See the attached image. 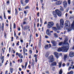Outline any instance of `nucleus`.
Returning <instances> with one entry per match:
<instances>
[{
  "mask_svg": "<svg viewBox=\"0 0 74 74\" xmlns=\"http://www.w3.org/2000/svg\"><path fill=\"white\" fill-rule=\"evenodd\" d=\"M65 44V47H62L61 48H58V52H61L63 51L64 52H66L69 48V44L67 43H66V42H64Z\"/></svg>",
  "mask_w": 74,
  "mask_h": 74,
  "instance_id": "nucleus-1",
  "label": "nucleus"
},
{
  "mask_svg": "<svg viewBox=\"0 0 74 74\" xmlns=\"http://www.w3.org/2000/svg\"><path fill=\"white\" fill-rule=\"evenodd\" d=\"M65 42L66 43H68L67 42V38L66 37L65 38V40L63 42H60L58 44L60 46L61 45H64L63 47H66V44L64 43V42Z\"/></svg>",
  "mask_w": 74,
  "mask_h": 74,
  "instance_id": "nucleus-2",
  "label": "nucleus"
},
{
  "mask_svg": "<svg viewBox=\"0 0 74 74\" xmlns=\"http://www.w3.org/2000/svg\"><path fill=\"white\" fill-rule=\"evenodd\" d=\"M54 25V23L53 22H49L48 23V24L47 25V26L48 28L50 29L51 27H52Z\"/></svg>",
  "mask_w": 74,
  "mask_h": 74,
  "instance_id": "nucleus-3",
  "label": "nucleus"
},
{
  "mask_svg": "<svg viewBox=\"0 0 74 74\" xmlns=\"http://www.w3.org/2000/svg\"><path fill=\"white\" fill-rule=\"evenodd\" d=\"M56 13L59 16H62V13L60 10L58 9H56L55 10Z\"/></svg>",
  "mask_w": 74,
  "mask_h": 74,
  "instance_id": "nucleus-4",
  "label": "nucleus"
},
{
  "mask_svg": "<svg viewBox=\"0 0 74 74\" xmlns=\"http://www.w3.org/2000/svg\"><path fill=\"white\" fill-rule=\"evenodd\" d=\"M54 61V58L53 55H51L49 57V62H52Z\"/></svg>",
  "mask_w": 74,
  "mask_h": 74,
  "instance_id": "nucleus-5",
  "label": "nucleus"
},
{
  "mask_svg": "<svg viewBox=\"0 0 74 74\" xmlns=\"http://www.w3.org/2000/svg\"><path fill=\"white\" fill-rule=\"evenodd\" d=\"M60 25L61 27H63V25H64V21L63 19H62L60 20Z\"/></svg>",
  "mask_w": 74,
  "mask_h": 74,
  "instance_id": "nucleus-6",
  "label": "nucleus"
},
{
  "mask_svg": "<svg viewBox=\"0 0 74 74\" xmlns=\"http://www.w3.org/2000/svg\"><path fill=\"white\" fill-rule=\"evenodd\" d=\"M74 56V53L73 52V51H71L69 53V56L71 57V58H72Z\"/></svg>",
  "mask_w": 74,
  "mask_h": 74,
  "instance_id": "nucleus-7",
  "label": "nucleus"
},
{
  "mask_svg": "<svg viewBox=\"0 0 74 74\" xmlns=\"http://www.w3.org/2000/svg\"><path fill=\"white\" fill-rule=\"evenodd\" d=\"M54 54L55 55V57H56V59L59 58V55H58V53L56 52H54Z\"/></svg>",
  "mask_w": 74,
  "mask_h": 74,
  "instance_id": "nucleus-8",
  "label": "nucleus"
},
{
  "mask_svg": "<svg viewBox=\"0 0 74 74\" xmlns=\"http://www.w3.org/2000/svg\"><path fill=\"white\" fill-rule=\"evenodd\" d=\"M63 5L64 7L65 8H66L67 6V3L66 1H64L63 2Z\"/></svg>",
  "mask_w": 74,
  "mask_h": 74,
  "instance_id": "nucleus-9",
  "label": "nucleus"
},
{
  "mask_svg": "<svg viewBox=\"0 0 74 74\" xmlns=\"http://www.w3.org/2000/svg\"><path fill=\"white\" fill-rule=\"evenodd\" d=\"M62 3V1H59L56 2V5H60Z\"/></svg>",
  "mask_w": 74,
  "mask_h": 74,
  "instance_id": "nucleus-10",
  "label": "nucleus"
},
{
  "mask_svg": "<svg viewBox=\"0 0 74 74\" xmlns=\"http://www.w3.org/2000/svg\"><path fill=\"white\" fill-rule=\"evenodd\" d=\"M29 29V31H30V29H29V27L28 26H25L24 27L23 29L24 30H27V29Z\"/></svg>",
  "mask_w": 74,
  "mask_h": 74,
  "instance_id": "nucleus-11",
  "label": "nucleus"
},
{
  "mask_svg": "<svg viewBox=\"0 0 74 74\" xmlns=\"http://www.w3.org/2000/svg\"><path fill=\"white\" fill-rule=\"evenodd\" d=\"M46 34L48 36H51V33H49V30L47 29L46 31Z\"/></svg>",
  "mask_w": 74,
  "mask_h": 74,
  "instance_id": "nucleus-12",
  "label": "nucleus"
},
{
  "mask_svg": "<svg viewBox=\"0 0 74 74\" xmlns=\"http://www.w3.org/2000/svg\"><path fill=\"white\" fill-rule=\"evenodd\" d=\"M51 42L53 47H56V42L55 41H52Z\"/></svg>",
  "mask_w": 74,
  "mask_h": 74,
  "instance_id": "nucleus-13",
  "label": "nucleus"
},
{
  "mask_svg": "<svg viewBox=\"0 0 74 74\" xmlns=\"http://www.w3.org/2000/svg\"><path fill=\"white\" fill-rule=\"evenodd\" d=\"M53 15L54 16V17L55 18H57V15H56V14L55 13V11H53Z\"/></svg>",
  "mask_w": 74,
  "mask_h": 74,
  "instance_id": "nucleus-14",
  "label": "nucleus"
},
{
  "mask_svg": "<svg viewBox=\"0 0 74 74\" xmlns=\"http://www.w3.org/2000/svg\"><path fill=\"white\" fill-rule=\"evenodd\" d=\"M23 53H25V52H27V49H25V47H23Z\"/></svg>",
  "mask_w": 74,
  "mask_h": 74,
  "instance_id": "nucleus-15",
  "label": "nucleus"
},
{
  "mask_svg": "<svg viewBox=\"0 0 74 74\" xmlns=\"http://www.w3.org/2000/svg\"><path fill=\"white\" fill-rule=\"evenodd\" d=\"M20 59H23V56L22 55V53H20L18 56Z\"/></svg>",
  "mask_w": 74,
  "mask_h": 74,
  "instance_id": "nucleus-16",
  "label": "nucleus"
},
{
  "mask_svg": "<svg viewBox=\"0 0 74 74\" xmlns=\"http://www.w3.org/2000/svg\"><path fill=\"white\" fill-rule=\"evenodd\" d=\"M56 62H53L52 64H51V66H56Z\"/></svg>",
  "mask_w": 74,
  "mask_h": 74,
  "instance_id": "nucleus-17",
  "label": "nucleus"
},
{
  "mask_svg": "<svg viewBox=\"0 0 74 74\" xmlns=\"http://www.w3.org/2000/svg\"><path fill=\"white\" fill-rule=\"evenodd\" d=\"M4 23H2V26H1V29L2 31H3L4 30Z\"/></svg>",
  "mask_w": 74,
  "mask_h": 74,
  "instance_id": "nucleus-18",
  "label": "nucleus"
},
{
  "mask_svg": "<svg viewBox=\"0 0 74 74\" xmlns=\"http://www.w3.org/2000/svg\"><path fill=\"white\" fill-rule=\"evenodd\" d=\"M4 56H2V57H1V60H2V63H3V62H4Z\"/></svg>",
  "mask_w": 74,
  "mask_h": 74,
  "instance_id": "nucleus-19",
  "label": "nucleus"
},
{
  "mask_svg": "<svg viewBox=\"0 0 74 74\" xmlns=\"http://www.w3.org/2000/svg\"><path fill=\"white\" fill-rule=\"evenodd\" d=\"M67 57V54H65L64 56V60H66V59Z\"/></svg>",
  "mask_w": 74,
  "mask_h": 74,
  "instance_id": "nucleus-20",
  "label": "nucleus"
},
{
  "mask_svg": "<svg viewBox=\"0 0 74 74\" xmlns=\"http://www.w3.org/2000/svg\"><path fill=\"white\" fill-rule=\"evenodd\" d=\"M41 38L40 37L39 40V43L38 45V46L40 47H41Z\"/></svg>",
  "mask_w": 74,
  "mask_h": 74,
  "instance_id": "nucleus-21",
  "label": "nucleus"
},
{
  "mask_svg": "<svg viewBox=\"0 0 74 74\" xmlns=\"http://www.w3.org/2000/svg\"><path fill=\"white\" fill-rule=\"evenodd\" d=\"M45 49H48V48H49V47H48V45H46L45 46Z\"/></svg>",
  "mask_w": 74,
  "mask_h": 74,
  "instance_id": "nucleus-22",
  "label": "nucleus"
},
{
  "mask_svg": "<svg viewBox=\"0 0 74 74\" xmlns=\"http://www.w3.org/2000/svg\"><path fill=\"white\" fill-rule=\"evenodd\" d=\"M32 66L33 68H34V60H32Z\"/></svg>",
  "mask_w": 74,
  "mask_h": 74,
  "instance_id": "nucleus-23",
  "label": "nucleus"
},
{
  "mask_svg": "<svg viewBox=\"0 0 74 74\" xmlns=\"http://www.w3.org/2000/svg\"><path fill=\"white\" fill-rule=\"evenodd\" d=\"M49 52H47V53H46L45 55V57H48V55H49Z\"/></svg>",
  "mask_w": 74,
  "mask_h": 74,
  "instance_id": "nucleus-24",
  "label": "nucleus"
},
{
  "mask_svg": "<svg viewBox=\"0 0 74 74\" xmlns=\"http://www.w3.org/2000/svg\"><path fill=\"white\" fill-rule=\"evenodd\" d=\"M53 29L54 30V31H55V32H56L57 30V28H56V27H54L53 28Z\"/></svg>",
  "mask_w": 74,
  "mask_h": 74,
  "instance_id": "nucleus-25",
  "label": "nucleus"
},
{
  "mask_svg": "<svg viewBox=\"0 0 74 74\" xmlns=\"http://www.w3.org/2000/svg\"><path fill=\"white\" fill-rule=\"evenodd\" d=\"M60 7L61 8L60 9V10L61 11H63L64 10V9L62 7L60 6Z\"/></svg>",
  "mask_w": 74,
  "mask_h": 74,
  "instance_id": "nucleus-26",
  "label": "nucleus"
},
{
  "mask_svg": "<svg viewBox=\"0 0 74 74\" xmlns=\"http://www.w3.org/2000/svg\"><path fill=\"white\" fill-rule=\"evenodd\" d=\"M62 72L63 71H62V69H60L59 72V74H62Z\"/></svg>",
  "mask_w": 74,
  "mask_h": 74,
  "instance_id": "nucleus-27",
  "label": "nucleus"
},
{
  "mask_svg": "<svg viewBox=\"0 0 74 74\" xmlns=\"http://www.w3.org/2000/svg\"><path fill=\"white\" fill-rule=\"evenodd\" d=\"M59 67H61L62 66V62H60L59 63Z\"/></svg>",
  "mask_w": 74,
  "mask_h": 74,
  "instance_id": "nucleus-28",
  "label": "nucleus"
},
{
  "mask_svg": "<svg viewBox=\"0 0 74 74\" xmlns=\"http://www.w3.org/2000/svg\"><path fill=\"white\" fill-rule=\"evenodd\" d=\"M73 71H71L69 72H68L67 74H73Z\"/></svg>",
  "mask_w": 74,
  "mask_h": 74,
  "instance_id": "nucleus-29",
  "label": "nucleus"
},
{
  "mask_svg": "<svg viewBox=\"0 0 74 74\" xmlns=\"http://www.w3.org/2000/svg\"><path fill=\"white\" fill-rule=\"evenodd\" d=\"M10 72L11 73H12V71H13V69L12 68H10Z\"/></svg>",
  "mask_w": 74,
  "mask_h": 74,
  "instance_id": "nucleus-30",
  "label": "nucleus"
},
{
  "mask_svg": "<svg viewBox=\"0 0 74 74\" xmlns=\"http://www.w3.org/2000/svg\"><path fill=\"white\" fill-rule=\"evenodd\" d=\"M27 62H25V69H26V66H27Z\"/></svg>",
  "mask_w": 74,
  "mask_h": 74,
  "instance_id": "nucleus-31",
  "label": "nucleus"
},
{
  "mask_svg": "<svg viewBox=\"0 0 74 74\" xmlns=\"http://www.w3.org/2000/svg\"><path fill=\"white\" fill-rule=\"evenodd\" d=\"M71 2V1H70V0H68V3L69 5H70V4Z\"/></svg>",
  "mask_w": 74,
  "mask_h": 74,
  "instance_id": "nucleus-32",
  "label": "nucleus"
},
{
  "mask_svg": "<svg viewBox=\"0 0 74 74\" xmlns=\"http://www.w3.org/2000/svg\"><path fill=\"white\" fill-rule=\"evenodd\" d=\"M54 35L55 37H58V35H57V34H56V33L54 34Z\"/></svg>",
  "mask_w": 74,
  "mask_h": 74,
  "instance_id": "nucleus-33",
  "label": "nucleus"
},
{
  "mask_svg": "<svg viewBox=\"0 0 74 74\" xmlns=\"http://www.w3.org/2000/svg\"><path fill=\"white\" fill-rule=\"evenodd\" d=\"M24 13L25 14V16H26V15H27V12H26V11L25 10L24 11Z\"/></svg>",
  "mask_w": 74,
  "mask_h": 74,
  "instance_id": "nucleus-34",
  "label": "nucleus"
},
{
  "mask_svg": "<svg viewBox=\"0 0 74 74\" xmlns=\"http://www.w3.org/2000/svg\"><path fill=\"white\" fill-rule=\"evenodd\" d=\"M15 15H16V14H18V12H17V10H16V8H15Z\"/></svg>",
  "mask_w": 74,
  "mask_h": 74,
  "instance_id": "nucleus-35",
  "label": "nucleus"
},
{
  "mask_svg": "<svg viewBox=\"0 0 74 74\" xmlns=\"http://www.w3.org/2000/svg\"><path fill=\"white\" fill-rule=\"evenodd\" d=\"M14 29H15L16 28V25H15V23H14Z\"/></svg>",
  "mask_w": 74,
  "mask_h": 74,
  "instance_id": "nucleus-36",
  "label": "nucleus"
},
{
  "mask_svg": "<svg viewBox=\"0 0 74 74\" xmlns=\"http://www.w3.org/2000/svg\"><path fill=\"white\" fill-rule=\"evenodd\" d=\"M21 4H23V0H21Z\"/></svg>",
  "mask_w": 74,
  "mask_h": 74,
  "instance_id": "nucleus-37",
  "label": "nucleus"
},
{
  "mask_svg": "<svg viewBox=\"0 0 74 74\" xmlns=\"http://www.w3.org/2000/svg\"><path fill=\"white\" fill-rule=\"evenodd\" d=\"M4 37L5 38H7V35H6V34H5V33H4Z\"/></svg>",
  "mask_w": 74,
  "mask_h": 74,
  "instance_id": "nucleus-38",
  "label": "nucleus"
},
{
  "mask_svg": "<svg viewBox=\"0 0 74 74\" xmlns=\"http://www.w3.org/2000/svg\"><path fill=\"white\" fill-rule=\"evenodd\" d=\"M57 27V29H58V30H60V26H58Z\"/></svg>",
  "mask_w": 74,
  "mask_h": 74,
  "instance_id": "nucleus-39",
  "label": "nucleus"
},
{
  "mask_svg": "<svg viewBox=\"0 0 74 74\" xmlns=\"http://www.w3.org/2000/svg\"><path fill=\"white\" fill-rule=\"evenodd\" d=\"M27 8H29L28 6H27L25 8V9H27Z\"/></svg>",
  "mask_w": 74,
  "mask_h": 74,
  "instance_id": "nucleus-40",
  "label": "nucleus"
},
{
  "mask_svg": "<svg viewBox=\"0 0 74 74\" xmlns=\"http://www.w3.org/2000/svg\"><path fill=\"white\" fill-rule=\"evenodd\" d=\"M29 0H25V3H27L29 2Z\"/></svg>",
  "mask_w": 74,
  "mask_h": 74,
  "instance_id": "nucleus-41",
  "label": "nucleus"
},
{
  "mask_svg": "<svg viewBox=\"0 0 74 74\" xmlns=\"http://www.w3.org/2000/svg\"><path fill=\"white\" fill-rule=\"evenodd\" d=\"M29 53L30 54H32V51L31 50H29Z\"/></svg>",
  "mask_w": 74,
  "mask_h": 74,
  "instance_id": "nucleus-42",
  "label": "nucleus"
},
{
  "mask_svg": "<svg viewBox=\"0 0 74 74\" xmlns=\"http://www.w3.org/2000/svg\"><path fill=\"white\" fill-rule=\"evenodd\" d=\"M10 67H11L12 66V63L11 62H10Z\"/></svg>",
  "mask_w": 74,
  "mask_h": 74,
  "instance_id": "nucleus-43",
  "label": "nucleus"
},
{
  "mask_svg": "<svg viewBox=\"0 0 74 74\" xmlns=\"http://www.w3.org/2000/svg\"><path fill=\"white\" fill-rule=\"evenodd\" d=\"M4 17L5 19H6V17H5V13H4Z\"/></svg>",
  "mask_w": 74,
  "mask_h": 74,
  "instance_id": "nucleus-44",
  "label": "nucleus"
},
{
  "mask_svg": "<svg viewBox=\"0 0 74 74\" xmlns=\"http://www.w3.org/2000/svg\"><path fill=\"white\" fill-rule=\"evenodd\" d=\"M9 52H11V47H9Z\"/></svg>",
  "mask_w": 74,
  "mask_h": 74,
  "instance_id": "nucleus-45",
  "label": "nucleus"
},
{
  "mask_svg": "<svg viewBox=\"0 0 74 74\" xmlns=\"http://www.w3.org/2000/svg\"><path fill=\"white\" fill-rule=\"evenodd\" d=\"M71 67H70L68 69L69 71V70H71Z\"/></svg>",
  "mask_w": 74,
  "mask_h": 74,
  "instance_id": "nucleus-46",
  "label": "nucleus"
},
{
  "mask_svg": "<svg viewBox=\"0 0 74 74\" xmlns=\"http://www.w3.org/2000/svg\"><path fill=\"white\" fill-rule=\"evenodd\" d=\"M14 36L15 37H16V33H15V32H14Z\"/></svg>",
  "mask_w": 74,
  "mask_h": 74,
  "instance_id": "nucleus-47",
  "label": "nucleus"
},
{
  "mask_svg": "<svg viewBox=\"0 0 74 74\" xmlns=\"http://www.w3.org/2000/svg\"><path fill=\"white\" fill-rule=\"evenodd\" d=\"M28 44H29V43H26L27 46H26V48H27V47H28Z\"/></svg>",
  "mask_w": 74,
  "mask_h": 74,
  "instance_id": "nucleus-48",
  "label": "nucleus"
},
{
  "mask_svg": "<svg viewBox=\"0 0 74 74\" xmlns=\"http://www.w3.org/2000/svg\"><path fill=\"white\" fill-rule=\"evenodd\" d=\"M34 27H36V23H34Z\"/></svg>",
  "mask_w": 74,
  "mask_h": 74,
  "instance_id": "nucleus-49",
  "label": "nucleus"
},
{
  "mask_svg": "<svg viewBox=\"0 0 74 74\" xmlns=\"http://www.w3.org/2000/svg\"><path fill=\"white\" fill-rule=\"evenodd\" d=\"M19 41H18V43H17L16 45H19Z\"/></svg>",
  "mask_w": 74,
  "mask_h": 74,
  "instance_id": "nucleus-50",
  "label": "nucleus"
},
{
  "mask_svg": "<svg viewBox=\"0 0 74 74\" xmlns=\"http://www.w3.org/2000/svg\"><path fill=\"white\" fill-rule=\"evenodd\" d=\"M8 13H9V14H10V13H11V11L8 10Z\"/></svg>",
  "mask_w": 74,
  "mask_h": 74,
  "instance_id": "nucleus-51",
  "label": "nucleus"
},
{
  "mask_svg": "<svg viewBox=\"0 0 74 74\" xmlns=\"http://www.w3.org/2000/svg\"><path fill=\"white\" fill-rule=\"evenodd\" d=\"M2 51H3V53H4L5 51H4V49H3V48H2Z\"/></svg>",
  "mask_w": 74,
  "mask_h": 74,
  "instance_id": "nucleus-52",
  "label": "nucleus"
},
{
  "mask_svg": "<svg viewBox=\"0 0 74 74\" xmlns=\"http://www.w3.org/2000/svg\"><path fill=\"white\" fill-rule=\"evenodd\" d=\"M24 55H27V53L25 52V53H23Z\"/></svg>",
  "mask_w": 74,
  "mask_h": 74,
  "instance_id": "nucleus-53",
  "label": "nucleus"
},
{
  "mask_svg": "<svg viewBox=\"0 0 74 74\" xmlns=\"http://www.w3.org/2000/svg\"><path fill=\"white\" fill-rule=\"evenodd\" d=\"M6 3H7V4H10V1H8Z\"/></svg>",
  "mask_w": 74,
  "mask_h": 74,
  "instance_id": "nucleus-54",
  "label": "nucleus"
},
{
  "mask_svg": "<svg viewBox=\"0 0 74 74\" xmlns=\"http://www.w3.org/2000/svg\"><path fill=\"white\" fill-rule=\"evenodd\" d=\"M69 8H67L66 10V12H68V11H69Z\"/></svg>",
  "mask_w": 74,
  "mask_h": 74,
  "instance_id": "nucleus-55",
  "label": "nucleus"
},
{
  "mask_svg": "<svg viewBox=\"0 0 74 74\" xmlns=\"http://www.w3.org/2000/svg\"><path fill=\"white\" fill-rule=\"evenodd\" d=\"M47 24V22L46 21H45V22L44 23V24L45 25H46V24Z\"/></svg>",
  "mask_w": 74,
  "mask_h": 74,
  "instance_id": "nucleus-56",
  "label": "nucleus"
},
{
  "mask_svg": "<svg viewBox=\"0 0 74 74\" xmlns=\"http://www.w3.org/2000/svg\"><path fill=\"white\" fill-rule=\"evenodd\" d=\"M19 54V53H18V52L16 53V55H18H18Z\"/></svg>",
  "mask_w": 74,
  "mask_h": 74,
  "instance_id": "nucleus-57",
  "label": "nucleus"
},
{
  "mask_svg": "<svg viewBox=\"0 0 74 74\" xmlns=\"http://www.w3.org/2000/svg\"><path fill=\"white\" fill-rule=\"evenodd\" d=\"M69 65H70V64L68 62L67 63V66H69Z\"/></svg>",
  "mask_w": 74,
  "mask_h": 74,
  "instance_id": "nucleus-58",
  "label": "nucleus"
},
{
  "mask_svg": "<svg viewBox=\"0 0 74 74\" xmlns=\"http://www.w3.org/2000/svg\"><path fill=\"white\" fill-rule=\"evenodd\" d=\"M13 39H14V37H12V40H11V41H13Z\"/></svg>",
  "mask_w": 74,
  "mask_h": 74,
  "instance_id": "nucleus-59",
  "label": "nucleus"
},
{
  "mask_svg": "<svg viewBox=\"0 0 74 74\" xmlns=\"http://www.w3.org/2000/svg\"><path fill=\"white\" fill-rule=\"evenodd\" d=\"M69 62H72L73 61L71 59H69Z\"/></svg>",
  "mask_w": 74,
  "mask_h": 74,
  "instance_id": "nucleus-60",
  "label": "nucleus"
},
{
  "mask_svg": "<svg viewBox=\"0 0 74 74\" xmlns=\"http://www.w3.org/2000/svg\"><path fill=\"white\" fill-rule=\"evenodd\" d=\"M45 38H48V37L47 36H45Z\"/></svg>",
  "mask_w": 74,
  "mask_h": 74,
  "instance_id": "nucleus-61",
  "label": "nucleus"
},
{
  "mask_svg": "<svg viewBox=\"0 0 74 74\" xmlns=\"http://www.w3.org/2000/svg\"><path fill=\"white\" fill-rule=\"evenodd\" d=\"M19 71H22V69H21V68H19Z\"/></svg>",
  "mask_w": 74,
  "mask_h": 74,
  "instance_id": "nucleus-62",
  "label": "nucleus"
},
{
  "mask_svg": "<svg viewBox=\"0 0 74 74\" xmlns=\"http://www.w3.org/2000/svg\"><path fill=\"white\" fill-rule=\"evenodd\" d=\"M20 41H21V42H23V41L22 40H20Z\"/></svg>",
  "mask_w": 74,
  "mask_h": 74,
  "instance_id": "nucleus-63",
  "label": "nucleus"
},
{
  "mask_svg": "<svg viewBox=\"0 0 74 74\" xmlns=\"http://www.w3.org/2000/svg\"><path fill=\"white\" fill-rule=\"evenodd\" d=\"M8 72V71H6L5 72V74H7Z\"/></svg>",
  "mask_w": 74,
  "mask_h": 74,
  "instance_id": "nucleus-64",
  "label": "nucleus"
}]
</instances>
